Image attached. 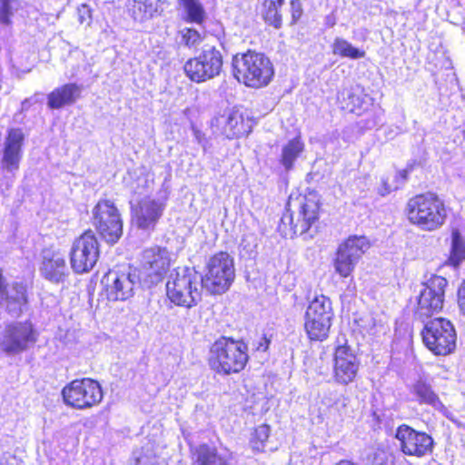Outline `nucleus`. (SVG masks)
I'll return each mask as SVG.
<instances>
[{"label":"nucleus","mask_w":465,"mask_h":465,"mask_svg":"<svg viewBox=\"0 0 465 465\" xmlns=\"http://www.w3.org/2000/svg\"><path fill=\"white\" fill-rule=\"evenodd\" d=\"M271 429L267 424L259 425L252 433L250 444L253 450L258 452L272 451L275 447L269 441Z\"/></svg>","instance_id":"nucleus-30"},{"label":"nucleus","mask_w":465,"mask_h":465,"mask_svg":"<svg viewBox=\"0 0 465 465\" xmlns=\"http://www.w3.org/2000/svg\"><path fill=\"white\" fill-rule=\"evenodd\" d=\"M19 8L18 0H0V24L9 25L12 17Z\"/></svg>","instance_id":"nucleus-39"},{"label":"nucleus","mask_w":465,"mask_h":465,"mask_svg":"<svg viewBox=\"0 0 465 465\" xmlns=\"http://www.w3.org/2000/svg\"><path fill=\"white\" fill-rule=\"evenodd\" d=\"M29 105H30V100L29 99H25L22 103V110H27Z\"/></svg>","instance_id":"nucleus-50"},{"label":"nucleus","mask_w":465,"mask_h":465,"mask_svg":"<svg viewBox=\"0 0 465 465\" xmlns=\"http://www.w3.org/2000/svg\"><path fill=\"white\" fill-rule=\"evenodd\" d=\"M191 452L193 465H227L216 450L206 444L192 449Z\"/></svg>","instance_id":"nucleus-27"},{"label":"nucleus","mask_w":465,"mask_h":465,"mask_svg":"<svg viewBox=\"0 0 465 465\" xmlns=\"http://www.w3.org/2000/svg\"><path fill=\"white\" fill-rule=\"evenodd\" d=\"M41 275L52 283H64L70 274L64 256L59 252H46L40 266Z\"/></svg>","instance_id":"nucleus-24"},{"label":"nucleus","mask_w":465,"mask_h":465,"mask_svg":"<svg viewBox=\"0 0 465 465\" xmlns=\"http://www.w3.org/2000/svg\"><path fill=\"white\" fill-rule=\"evenodd\" d=\"M134 465H160L153 447L147 445L133 453Z\"/></svg>","instance_id":"nucleus-38"},{"label":"nucleus","mask_w":465,"mask_h":465,"mask_svg":"<svg viewBox=\"0 0 465 465\" xmlns=\"http://www.w3.org/2000/svg\"><path fill=\"white\" fill-rule=\"evenodd\" d=\"M169 193L162 189L155 197L145 196L132 205V218L138 228L153 230L166 208Z\"/></svg>","instance_id":"nucleus-11"},{"label":"nucleus","mask_w":465,"mask_h":465,"mask_svg":"<svg viewBox=\"0 0 465 465\" xmlns=\"http://www.w3.org/2000/svg\"><path fill=\"white\" fill-rule=\"evenodd\" d=\"M233 75L248 87L261 88L270 84L274 70L270 59L263 54L248 51L232 58Z\"/></svg>","instance_id":"nucleus-2"},{"label":"nucleus","mask_w":465,"mask_h":465,"mask_svg":"<svg viewBox=\"0 0 465 465\" xmlns=\"http://www.w3.org/2000/svg\"><path fill=\"white\" fill-rule=\"evenodd\" d=\"M245 242H246V240H245V239H242V243H241V247H242L243 250H245V249L247 248V245H245Z\"/></svg>","instance_id":"nucleus-51"},{"label":"nucleus","mask_w":465,"mask_h":465,"mask_svg":"<svg viewBox=\"0 0 465 465\" xmlns=\"http://www.w3.org/2000/svg\"><path fill=\"white\" fill-rule=\"evenodd\" d=\"M366 465H394L392 457L383 450H375L369 454Z\"/></svg>","instance_id":"nucleus-41"},{"label":"nucleus","mask_w":465,"mask_h":465,"mask_svg":"<svg viewBox=\"0 0 465 465\" xmlns=\"http://www.w3.org/2000/svg\"><path fill=\"white\" fill-rule=\"evenodd\" d=\"M334 24H335V22H334V21H329V20H328V25H329L330 26H333V25H334Z\"/></svg>","instance_id":"nucleus-54"},{"label":"nucleus","mask_w":465,"mask_h":465,"mask_svg":"<svg viewBox=\"0 0 465 465\" xmlns=\"http://www.w3.org/2000/svg\"><path fill=\"white\" fill-rule=\"evenodd\" d=\"M271 341L264 335L260 338L257 345L255 346V350L259 351H266Z\"/></svg>","instance_id":"nucleus-47"},{"label":"nucleus","mask_w":465,"mask_h":465,"mask_svg":"<svg viewBox=\"0 0 465 465\" xmlns=\"http://www.w3.org/2000/svg\"><path fill=\"white\" fill-rule=\"evenodd\" d=\"M339 246L349 255H353L352 258L359 262L361 256L371 247V243L365 236L351 235Z\"/></svg>","instance_id":"nucleus-29"},{"label":"nucleus","mask_w":465,"mask_h":465,"mask_svg":"<svg viewBox=\"0 0 465 465\" xmlns=\"http://www.w3.org/2000/svg\"><path fill=\"white\" fill-rule=\"evenodd\" d=\"M153 180L148 174H141L132 185L134 193L143 194L147 193L153 186Z\"/></svg>","instance_id":"nucleus-42"},{"label":"nucleus","mask_w":465,"mask_h":465,"mask_svg":"<svg viewBox=\"0 0 465 465\" xmlns=\"http://www.w3.org/2000/svg\"><path fill=\"white\" fill-rule=\"evenodd\" d=\"M284 4V0H264L262 3V15L263 19L275 28L282 25V15L280 9Z\"/></svg>","instance_id":"nucleus-31"},{"label":"nucleus","mask_w":465,"mask_h":465,"mask_svg":"<svg viewBox=\"0 0 465 465\" xmlns=\"http://www.w3.org/2000/svg\"><path fill=\"white\" fill-rule=\"evenodd\" d=\"M126 11L136 22L143 23L161 14L162 0H127Z\"/></svg>","instance_id":"nucleus-25"},{"label":"nucleus","mask_w":465,"mask_h":465,"mask_svg":"<svg viewBox=\"0 0 465 465\" xmlns=\"http://www.w3.org/2000/svg\"><path fill=\"white\" fill-rule=\"evenodd\" d=\"M332 52L341 57H348L351 59H360L365 56V52L354 47L350 42L345 39L337 37L332 44Z\"/></svg>","instance_id":"nucleus-35"},{"label":"nucleus","mask_w":465,"mask_h":465,"mask_svg":"<svg viewBox=\"0 0 465 465\" xmlns=\"http://www.w3.org/2000/svg\"><path fill=\"white\" fill-rule=\"evenodd\" d=\"M414 392L420 404L436 407L439 402L438 396L434 393L431 388L424 382H417L414 386Z\"/></svg>","instance_id":"nucleus-37"},{"label":"nucleus","mask_w":465,"mask_h":465,"mask_svg":"<svg viewBox=\"0 0 465 465\" xmlns=\"http://www.w3.org/2000/svg\"><path fill=\"white\" fill-rule=\"evenodd\" d=\"M376 124H377V123L374 121V122H372L371 124H369L368 127L372 128V127L376 126Z\"/></svg>","instance_id":"nucleus-53"},{"label":"nucleus","mask_w":465,"mask_h":465,"mask_svg":"<svg viewBox=\"0 0 465 465\" xmlns=\"http://www.w3.org/2000/svg\"><path fill=\"white\" fill-rule=\"evenodd\" d=\"M396 438L401 442V449L407 455L423 456L431 452L433 440L424 432H419L407 425L398 428Z\"/></svg>","instance_id":"nucleus-20"},{"label":"nucleus","mask_w":465,"mask_h":465,"mask_svg":"<svg viewBox=\"0 0 465 465\" xmlns=\"http://www.w3.org/2000/svg\"><path fill=\"white\" fill-rule=\"evenodd\" d=\"M180 35L181 43L189 48L196 47L202 42V36L195 29L184 28L180 31Z\"/></svg>","instance_id":"nucleus-40"},{"label":"nucleus","mask_w":465,"mask_h":465,"mask_svg":"<svg viewBox=\"0 0 465 465\" xmlns=\"http://www.w3.org/2000/svg\"><path fill=\"white\" fill-rule=\"evenodd\" d=\"M459 296V306L463 314H465V281L460 287L458 292Z\"/></svg>","instance_id":"nucleus-46"},{"label":"nucleus","mask_w":465,"mask_h":465,"mask_svg":"<svg viewBox=\"0 0 465 465\" xmlns=\"http://www.w3.org/2000/svg\"><path fill=\"white\" fill-rule=\"evenodd\" d=\"M352 257L353 255H349L346 251L338 247L334 259V269L341 277L346 278L354 271L358 262Z\"/></svg>","instance_id":"nucleus-33"},{"label":"nucleus","mask_w":465,"mask_h":465,"mask_svg":"<svg viewBox=\"0 0 465 465\" xmlns=\"http://www.w3.org/2000/svg\"><path fill=\"white\" fill-rule=\"evenodd\" d=\"M421 335L425 346L436 355L450 354L456 347V331L447 319L440 317L429 321Z\"/></svg>","instance_id":"nucleus-8"},{"label":"nucleus","mask_w":465,"mask_h":465,"mask_svg":"<svg viewBox=\"0 0 465 465\" xmlns=\"http://www.w3.org/2000/svg\"><path fill=\"white\" fill-rule=\"evenodd\" d=\"M465 259V243L458 230L451 233V251L450 261L454 266H458Z\"/></svg>","instance_id":"nucleus-36"},{"label":"nucleus","mask_w":465,"mask_h":465,"mask_svg":"<svg viewBox=\"0 0 465 465\" xmlns=\"http://www.w3.org/2000/svg\"><path fill=\"white\" fill-rule=\"evenodd\" d=\"M223 124V133L228 139L247 135L252 131V122L242 108L233 107L226 116L217 119Z\"/></svg>","instance_id":"nucleus-23"},{"label":"nucleus","mask_w":465,"mask_h":465,"mask_svg":"<svg viewBox=\"0 0 465 465\" xmlns=\"http://www.w3.org/2000/svg\"><path fill=\"white\" fill-rule=\"evenodd\" d=\"M14 180L12 177L5 176L4 179L0 180V191L3 194L10 190L13 186Z\"/></svg>","instance_id":"nucleus-45"},{"label":"nucleus","mask_w":465,"mask_h":465,"mask_svg":"<svg viewBox=\"0 0 465 465\" xmlns=\"http://www.w3.org/2000/svg\"><path fill=\"white\" fill-rule=\"evenodd\" d=\"M93 223L108 243L114 244L123 235V220L114 203L108 200H100L93 209Z\"/></svg>","instance_id":"nucleus-9"},{"label":"nucleus","mask_w":465,"mask_h":465,"mask_svg":"<svg viewBox=\"0 0 465 465\" xmlns=\"http://www.w3.org/2000/svg\"><path fill=\"white\" fill-rule=\"evenodd\" d=\"M411 168H406L398 172L391 178L389 176L381 178V185L378 189V193L381 196L388 195L391 192L398 190L407 180L408 174Z\"/></svg>","instance_id":"nucleus-34"},{"label":"nucleus","mask_w":465,"mask_h":465,"mask_svg":"<svg viewBox=\"0 0 465 465\" xmlns=\"http://www.w3.org/2000/svg\"><path fill=\"white\" fill-rule=\"evenodd\" d=\"M193 135H194L195 140L199 143L202 144L203 142V139H204V134L200 130H198L195 126H193Z\"/></svg>","instance_id":"nucleus-49"},{"label":"nucleus","mask_w":465,"mask_h":465,"mask_svg":"<svg viewBox=\"0 0 465 465\" xmlns=\"http://www.w3.org/2000/svg\"><path fill=\"white\" fill-rule=\"evenodd\" d=\"M203 276L193 268L178 267L166 282V295L176 306L191 309L202 300Z\"/></svg>","instance_id":"nucleus-1"},{"label":"nucleus","mask_w":465,"mask_h":465,"mask_svg":"<svg viewBox=\"0 0 465 465\" xmlns=\"http://www.w3.org/2000/svg\"><path fill=\"white\" fill-rule=\"evenodd\" d=\"M78 20L81 24L91 21V10L86 5H83L78 8Z\"/></svg>","instance_id":"nucleus-44"},{"label":"nucleus","mask_w":465,"mask_h":465,"mask_svg":"<svg viewBox=\"0 0 465 465\" xmlns=\"http://www.w3.org/2000/svg\"><path fill=\"white\" fill-rule=\"evenodd\" d=\"M81 92L76 84H66L54 89L47 96V104L52 109H59L75 102Z\"/></svg>","instance_id":"nucleus-26"},{"label":"nucleus","mask_w":465,"mask_h":465,"mask_svg":"<svg viewBox=\"0 0 465 465\" xmlns=\"http://www.w3.org/2000/svg\"><path fill=\"white\" fill-rule=\"evenodd\" d=\"M443 414L456 423L460 427H465V416L460 415V412L465 409H441Z\"/></svg>","instance_id":"nucleus-43"},{"label":"nucleus","mask_w":465,"mask_h":465,"mask_svg":"<svg viewBox=\"0 0 465 465\" xmlns=\"http://www.w3.org/2000/svg\"><path fill=\"white\" fill-rule=\"evenodd\" d=\"M296 4L299 5L298 0H292V6L293 9H294Z\"/></svg>","instance_id":"nucleus-52"},{"label":"nucleus","mask_w":465,"mask_h":465,"mask_svg":"<svg viewBox=\"0 0 465 465\" xmlns=\"http://www.w3.org/2000/svg\"><path fill=\"white\" fill-rule=\"evenodd\" d=\"M62 395L70 407H93L103 399L101 385L92 379L73 381L63 389Z\"/></svg>","instance_id":"nucleus-14"},{"label":"nucleus","mask_w":465,"mask_h":465,"mask_svg":"<svg viewBox=\"0 0 465 465\" xmlns=\"http://www.w3.org/2000/svg\"><path fill=\"white\" fill-rule=\"evenodd\" d=\"M234 277L233 258L228 252H220L209 259L203 284L210 292L221 294L230 288Z\"/></svg>","instance_id":"nucleus-6"},{"label":"nucleus","mask_w":465,"mask_h":465,"mask_svg":"<svg viewBox=\"0 0 465 465\" xmlns=\"http://www.w3.org/2000/svg\"><path fill=\"white\" fill-rule=\"evenodd\" d=\"M304 149V143L300 137L290 140L282 149L281 163L286 171H290L294 162Z\"/></svg>","instance_id":"nucleus-28"},{"label":"nucleus","mask_w":465,"mask_h":465,"mask_svg":"<svg viewBox=\"0 0 465 465\" xmlns=\"http://www.w3.org/2000/svg\"><path fill=\"white\" fill-rule=\"evenodd\" d=\"M37 341V332L29 322H15L5 327L0 346L8 354H19Z\"/></svg>","instance_id":"nucleus-15"},{"label":"nucleus","mask_w":465,"mask_h":465,"mask_svg":"<svg viewBox=\"0 0 465 465\" xmlns=\"http://www.w3.org/2000/svg\"><path fill=\"white\" fill-rule=\"evenodd\" d=\"M248 359L247 345L241 341L223 337L210 349V367L219 374L228 375L241 371Z\"/></svg>","instance_id":"nucleus-4"},{"label":"nucleus","mask_w":465,"mask_h":465,"mask_svg":"<svg viewBox=\"0 0 465 465\" xmlns=\"http://www.w3.org/2000/svg\"><path fill=\"white\" fill-rule=\"evenodd\" d=\"M139 274L130 267L125 272L110 271L102 280L107 298L111 301H125L133 296Z\"/></svg>","instance_id":"nucleus-17"},{"label":"nucleus","mask_w":465,"mask_h":465,"mask_svg":"<svg viewBox=\"0 0 465 465\" xmlns=\"http://www.w3.org/2000/svg\"><path fill=\"white\" fill-rule=\"evenodd\" d=\"M337 100L341 110L358 115L368 111L373 104V98L360 85L343 89L338 94Z\"/></svg>","instance_id":"nucleus-22"},{"label":"nucleus","mask_w":465,"mask_h":465,"mask_svg":"<svg viewBox=\"0 0 465 465\" xmlns=\"http://www.w3.org/2000/svg\"><path fill=\"white\" fill-rule=\"evenodd\" d=\"M318 204L311 200H306L301 205L296 223L293 222L292 213L286 210L278 225L280 233L285 238H292L297 234L305 233L318 218Z\"/></svg>","instance_id":"nucleus-16"},{"label":"nucleus","mask_w":465,"mask_h":465,"mask_svg":"<svg viewBox=\"0 0 465 465\" xmlns=\"http://www.w3.org/2000/svg\"><path fill=\"white\" fill-rule=\"evenodd\" d=\"M334 312L330 298L316 296L308 305L304 314V330L311 341H322L329 336Z\"/></svg>","instance_id":"nucleus-5"},{"label":"nucleus","mask_w":465,"mask_h":465,"mask_svg":"<svg viewBox=\"0 0 465 465\" xmlns=\"http://www.w3.org/2000/svg\"><path fill=\"white\" fill-rule=\"evenodd\" d=\"M0 465H3V464H0Z\"/></svg>","instance_id":"nucleus-56"},{"label":"nucleus","mask_w":465,"mask_h":465,"mask_svg":"<svg viewBox=\"0 0 465 465\" xmlns=\"http://www.w3.org/2000/svg\"><path fill=\"white\" fill-rule=\"evenodd\" d=\"M5 302L6 311L12 317H18L27 306L26 286L22 282L5 285L0 270V305Z\"/></svg>","instance_id":"nucleus-21"},{"label":"nucleus","mask_w":465,"mask_h":465,"mask_svg":"<svg viewBox=\"0 0 465 465\" xmlns=\"http://www.w3.org/2000/svg\"><path fill=\"white\" fill-rule=\"evenodd\" d=\"M172 262L170 252L163 247L153 246L142 253L139 277L148 286L161 282Z\"/></svg>","instance_id":"nucleus-12"},{"label":"nucleus","mask_w":465,"mask_h":465,"mask_svg":"<svg viewBox=\"0 0 465 465\" xmlns=\"http://www.w3.org/2000/svg\"><path fill=\"white\" fill-rule=\"evenodd\" d=\"M223 64L221 52L214 46L205 45L197 56L185 62L183 71L191 81L200 84L218 76Z\"/></svg>","instance_id":"nucleus-7"},{"label":"nucleus","mask_w":465,"mask_h":465,"mask_svg":"<svg viewBox=\"0 0 465 465\" xmlns=\"http://www.w3.org/2000/svg\"><path fill=\"white\" fill-rule=\"evenodd\" d=\"M99 242L92 231H86L76 238L71 247L69 257L72 270L75 273L90 272L99 259Z\"/></svg>","instance_id":"nucleus-10"},{"label":"nucleus","mask_w":465,"mask_h":465,"mask_svg":"<svg viewBox=\"0 0 465 465\" xmlns=\"http://www.w3.org/2000/svg\"><path fill=\"white\" fill-rule=\"evenodd\" d=\"M344 342L338 344L333 355V377L336 382L347 385L352 382L358 373L360 361L350 346Z\"/></svg>","instance_id":"nucleus-18"},{"label":"nucleus","mask_w":465,"mask_h":465,"mask_svg":"<svg viewBox=\"0 0 465 465\" xmlns=\"http://www.w3.org/2000/svg\"><path fill=\"white\" fill-rule=\"evenodd\" d=\"M24 142L25 134L22 129H8L1 150V167L12 175H14L20 167V163L23 158Z\"/></svg>","instance_id":"nucleus-19"},{"label":"nucleus","mask_w":465,"mask_h":465,"mask_svg":"<svg viewBox=\"0 0 465 465\" xmlns=\"http://www.w3.org/2000/svg\"><path fill=\"white\" fill-rule=\"evenodd\" d=\"M329 396L325 397L324 400H322V404L326 405L327 407H332L333 405L338 404L336 401L337 392L336 391H329Z\"/></svg>","instance_id":"nucleus-48"},{"label":"nucleus","mask_w":465,"mask_h":465,"mask_svg":"<svg viewBox=\"0 0 465 465\" xmlns=\"http://www.w3.org/2000/svg\"><path fill=\"white\" fill-rule=\"evenodd\" d=\"M448 282L441 276H432L420 291L415 317L425 322L433 314L441 311L444 302L445 288Z\"/></svg>","instance_id":"nucleus-13"},{"label":"nucleus","mask_w":465,"mask_h":465,"mask_svg":"<svg viewBox=\"0 0 465 465\" xmlns=\"http://www.w3.org/2000/svg\"><path fill=\"white\" fill-rule=\"evenodd\" d=\"M406 212L412 224L429 232L440 228L447 217L443 202L431 193L411 198L407 203Z\"/></svg>","instance_id":"nucleus-3"},{"label":"nucleus","mask_w":465,"mask_h":465,"mask_svg":"<svg viewBox=\"0 0 465 465\" xmlns=\"http://www.w3.org/2000/svg\"><path fill=\"white\" fill-rule=\"evenodd\" d=\"M185 12V21L201 25L205 19V11L199 0H177Z\"/></svg>","instance_id":"nucleus-32"},{"label":"nucleus","mask_w":465,"mask_h":465,"mask_svg":"<svg viewBox=\"0 0 465 465\" xmlns=\"http://www.w3.org/2000/svg\"><path fill=\"white\" fill-rule=\"evenodd\" d=\"M255 246H256V245H255V244H253V245L250 248V250L248 251V252H250V254L253 252V248H254Z\"/></svg>","instance_id":"nucleus-55"}]
</instances>
